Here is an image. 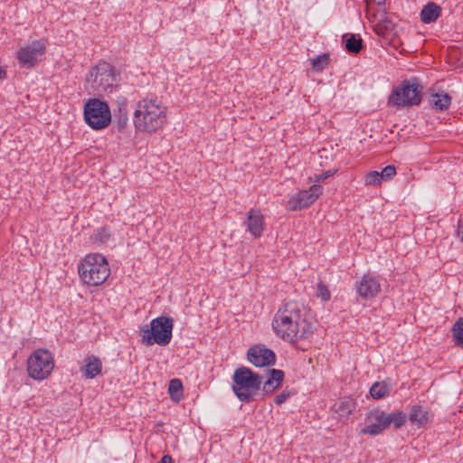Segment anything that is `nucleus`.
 <instances>
[{"instance_id": "nucleus-14", "label": "nucleus", "mask_w": 463, "mask_h": 463, "mask_svg": "<svg viewBox=\"0 0 463 463\" xmlns=\"http://www.w3.org/2000/svg\"><path fill=\"white\" fill-rule=\"evenodd\" d=\"M247 357L256 367L270 366L276 363L275 353L263 345L251 346L247 352Z\"/></svg>"}, {"instance_id": "nucleus-37", "label": "nucleus", "mask_w": 463, "mask_h": 463, "mask_svg": "<svg viewBox=\"0 0 463 463\" xmlns=\"http://www.w3.org/2000/svg\"><path fill=\"white\" fill-rule=\"evenodd\" d=\"M378 5H383L385 4V0H373Z\"/></svg>"}, {"instance_id": "nucleus-15", "label": "nucleus", "mask_w": 463, "mask_h": 463, "mask_svg": "<svg viewBox=\"0 0 463 463\" xmlns=\"http://www.w3.org/2000/svg\"><path fill=\"white\" fill-rule=\"evenodd\" d=\"M354 288L363 299H369L377 296L381 291V283L378 278L365 274L355 282Z\"/></svg>"}, {"instance_id": "nucleus-3", "label": "nucleus", "mask_w": 463, "mask_h": 463, "mask_svg": "<svg viewBox=\"0 0 463 463\" xmlns=\"http://www.w3.org/2000/svg\"><path fill=\"white\" fill-rule=\"evenodd\" d=\"M87 82L98 93H105L119 107L125 106L127 99L118 93V75L114 68L106 61H99L90 71Z\"/></svg>"}, {"instance_id": "nucleus-10", "label": "nucleus", "mask_w": 463, "mask_h": 463, "mask_svg": "<svg viewBox=\"0 0 463 463\" xmlns=\"http://www.w3.org/2000/svg\"><path fill=\"white\" fill-rule=\"evenodd\" d=\"M54 368L52 354L44 349L35 350L27 360V372L34 380H43Z\"/></svg>"}, {"instance_id": "nucleus-19", "label": "nucleus", "mask_w": 463, "mask_h": 463, "mask_svg": "<svg viewBox=\"0 0 463 463\" xmlns=\"http://www.w3.org/2000/svg\"><path fill=\"white\" fill-rule=\"evenodd\" d=\"M86 364L82 369L83 374L88 379H92L101 373V361L95 356H90L85 360Z\"/></svg>"}, {"instance_id": "nucleus-18", "label": "nucleus", "mask_w": 463, "mask_h": 463, "mask_svg": "<svg viewBox=\"0 0 463 463\" xmlns=\"http://www.w3.org/2000/svg\"><path fill=\"white\" fill-rule=\"evenodd\" d=\"M441 14V7L434 2H429L420 12V20L424 24L435 22Z\"/></svg>"}, {"instance_id": "nucleus-34", "label": "nucleus", "mask_w": 463, "mask_h": 463, "mask_svg": "<svg viewBox=\"0 0 463 463\" xmlns=\"http://www.w3.org/2000/svg\"><path fill=\"white\" fill-rule=\"evenodd\" d=\"M158 463H172V458L169 455H164Z\"/></svg>"}, {"instance_id": "nucleus-21", "label": "nucleus", "mask_w": 463, "mask_h": 463, "mask_svg": "<svg viewBox=\"0 0 463 463\" xmlns=\"http://www.w3.org/2000/svg\"><path fill=\"white\" fill-rule=\"evenodd\" d=\"M391 390V385L385 382H376L370 388V394L373 399L379 400L388 396Z\"/></svg>"}, {"instance_id": "nucleus-31", "label": "nucleus", "mask_w": 463, "mask_h": 463, "mask_svg": "<svg viewBox=\"0 0 463 463\" xmlns=\"http://www.w3.org/2000/svg\"><path fill=\"white\" fill-rule=\"evenodd\" d=\"M289 397V393L288 392H280L279 394L276 395V397L274 398V402L277 404V405H280L282 403H284L288 398Z\"/></svg>"}, {"instance_id": "nucleus-6", "label": "nucleus", "mask_w": 463, "mask_h": 463, "mask_svg": "<svg viewBox=\"0 0 463 463\" xmlns=\"http://www.w3.org/2000/svg\"><path fill=\"white\" fill-rule=\"evenodd\" d=\"M174 319L170 317L160 316L151 320L139 330L141 343L150 346L156 344L161 346L167 345L172 339Z\"/></svg>"}, {"instance_id": "nucleus-25", "label": "nucleus", "mask_w": 463, "mask_h": 463, "mask_svg": "<svg viewBox=\"0 0 463 463\" xmlns=\"http://www.w3.org/2000/svg\"><path fill=\"white\" fill-rule=\"evenodd\" d=\"M329 63V55L321 54L311 61L312 70L322 71Z\"/></svg>"}, {"instance_id": "nucleus-26", "label": "nucleus", "mask_w": 463, "mask_h": 463, "mask_svg": "<svg viewBox=\"0 0 463 463\" xmlns=\"http://www.w3.org/2000/svg\"><path fill=\"white\" fill-rule=\"evenodd\" d=\"M316 296L320 298L323 301H328L331 298L330 291L327 286L323 282L319 281L317 285Z\"/></svg>"}, {"instance_id": "nucleus-36", "label": "nucleus", "mask_w": 463, "mask_h": 463, "mask_svg": "<svg viewBox=\"0 0 463 463\" xmlns=\"http://www.w3.org/2000/svg\"><path fill=\"white\" fill-rule=\"evenodd\" d=\"M6 77V71L4 68L0 66V80H3Z\"/></svg>"}, {"instance_id": "nucleus-30", "label": "nucleus", "mask_w": 463, "mask_h": 463, "mask_svg": "<svg viewBox=\"0 0 463 463\" xmlns=\"http://www.w3.org/2000/svg\"><path fill=\"white\" fill-rule=\"evenodd\" d=\"M335 170H328L320 175H315L314 181H316V182L324 181L326 178L333 176L335 175Z\"/></svg>"}, {"instance_id": "nucleus-29", "label": "nucleus", "mask_w": 463, "mask_h": 463, "mask_svg": "<svg viewBox=\"0 0 463 463\" xmlns=\"http://www.w3.org/2000/svg\"><path fill=\"white\" fill-rule=\"evenodd\" d=\"M379 173L381 175L383 181H387L392 179L395 175L396 169L393 165H387Z\"/></svg>"}, {"instance_id": "nucleus-20", "label": "nucleus", "mask_w": 463, "mask_h": 463, "mask_svg": "<svg viewBox=\"0 0 463 463\" xmlns=\"http://www.w3.org/2000/svg\"><path fill=\"white\" fill-rule=\"evenodd\" d=\"M430 102L434 109L442 111L449 107L451 98L449 94L444 92L435 93L430 96Z\"/></svg>"}, {"instance_id": "nucleus-16", "label": "nucleus", "mask_w": 463, "mask_h": 463, "mask_svg": "<svg viewBox=\"0 0 463 463\" xmlns=\"http://www.w3.org/2000/svg\"><path fill=\"white\" fill-rule=\"evenodd\" d=\"M407 420L412 425L420 428L427 425L432 420V414L423 406L415 404L411 407Z\"/></svg>"}, {"instance_id": "nucleus-9", "label": "nucleus", "mask_w": 463, "mask_h": 463, "mask_svg": "<svg viewBox=\"0 0 463 463\" xmlns=\"http://www.w3.org/2000/svg\"><path fill=\"white\" fill-rule=\"evenodd\" d=\"M421 86L417 79L403 81L400 87L393 89L389 103L397 108L419 105L421 100Z\"/></svg>"}, {"instance_id": "nucleus-13", "label": "nucleus", "mask_w": 463, "mask_h": 463, "mask_svg": "<svg viewBox=\"0 0 463 463\" xmlns=\"http://www.w3.org/2000/svg\"><path fill=\"white\" fill-rule=\"evenodd\" d=\"M243 225L253 238H260L266 228L265 217L260 209L250 208L245 214Z\"/></svg>"}, {"instance_id": "nucleus-4", "label": "nucleus", "mask_w": 463, "mask_h": 463, "mask_svg": "<svg viewBox=\"0 0 463 463\" xmlns=\"http://www.w3.org/2000/svg\"><path fill=\"white\" fill-rule=\"evenodd\" d=\"M81 282L90 287L102 285L110 275L107 259L99 253L87 254L78 264Z\"/></svg>"}, {"instance_id": "nucleus-22", "label": "nucleus", "mask_w": 463, "mask_h": 463, "mask_svg": "<svg viewBox=\"0 0 463 463\" xmlns=\"http://www.w3.org/2000/svg\"><path fill=\"white\" fill-rule=\"evenodd\" d=\"M451 334L455 345L463 348V318H458L454 323Z\"/></svg>"}, {"instance_id": "nucleus-8", "label": "nucleus", "mask_w": 463, "mask_h": 463, "mask_svg": "<svg viewBox=\"0 0 463 463\" xmlns=\"http://www.w3.org/2000/svg\"><path fill=\"white\" fill-rule=\"evenodd\" d=\"M84 119L92 129L107 128L111 121V113L106 101L90 99L84 105Z\"/></svg>"}, {"instance_id": "nucleus-17", "label": "nucleus", "mask_w": 463, "mask_h": 463, "mask_svg": "<svg viewBox=\"0 0 463 463\" xmlns=\"http://www.w3.org/2000/svg\"><path fill=\"white\" fill-rule=\"evenodd\" d=\"M269 373L268 379L265 382L262 381L261 384L262 391L267 394H270L277 390L284 379V372L282 370L271 369Z\"/></svg>"}, {"instance_id": "nucleus-24", "label": "nucleus", "mask_w": 463, "mask_h": 463, "mask_svg": "<svg viewBox=\"0 0 463 463\" xmlns=\"http://www.w3.org/2000/svg\"><path fill=\"white\" fill-rule=\"evenodd\" d=\"M363 48V41L360 37L351 34L345 42V49L351 53H358Z\"/></svg>"}, {"instance_id": "nucleus-12", "label": "nucleus", "mask_w": 463, "mask_h": 463, "mask_svg": "<svg viewBox=\"0 0 463 463\" xmlns=\"http://www.w3.org/2000/svg\"><path fill=\"white\" fill-rule=\"evenodd\" d=\"M323 187L313 184L308 190H302L292 195L288 201V206L292 211H298L311 205L322 194Z\"/></svg>"}, {"instance_id": "nucleus-7", "label": "nucleus", "mask_w": 463, "mask_h": 463, "mask_svg": "<svg viewBox=\"0 0 463 463\" xmlns=\"http://www.w3.org/2000/svg\"><path fill=\"white\" fill-rule=\"evenodd\" d=\"M367 425L361 430L363 434L378 435L392 424L395 430L401 429L407 422V414L402 411L387 413L380 409L372 410L366 417Z\"/></svg>"}, {"instance_id": "nucleus-11", "label": "nucleus", "mask_w": 463, "mask_h": 463, "mask_svg": "<svg viewBox=\"0 0 463 463\" xmlns=\"http://www.w3.org/2000/svg\"><path fill=\"white\" fill-rule=\"evenodd\" d=\"M45 51V45L41 41H33L19 49L17 59L21 66L31 68L41 61Z\"/></svg>"}, {"instance_id": "nucleus-2", "label": "nucleus", "mask_w": 463, "mask_h": 463, "mask_svg": "<svg viewBox=\"0 0 463 463\" xmlns=\"http://www.w3.org/2000/svg\"><path fill=\"white\" fill-rule=\"evenodd\" d=\"M133 122L137 131L156 132L166 122V109L156 99H143L137 104Z\"/></svg>"}, {"instance_id": "nucleus-5", "label": "nucleus", "mask_w": 463, "mask_h": 463, "mask_svg": "<svg viewBox=\"0 0 463 463\" xmlns=\"http://www.w3.org/2000/svg\"><path fill=\"white\" fill-rule=\"evenodd\" d=\"M232 381V391L241 402L249 403L256 400L262 384L260 374L246 366H241L234 371Z\"/></svg>"}, {"instance_id": "nucleus-23", "label": "nucleus", "mask_w": 463, "mask_h": 463, "mask_svg": "<svg viewBox=\"0 0 463 463\" xmlns=\"http://www.w3.org/2000/svg\"><path fill=\"white\" fill-rule=\"evenodd\" d=\"M168 392L172 400L177 402L180 401L183 396V384L181 380L176 378L172 379L169 382Z\"/></svg>"}, {"instance_id": "nucleus-35", "label": "nucleus", "mask_w": 463, "mask_h": 463, "mask_svg": "<svg viewBox=\"0 0 463 463\" xmlns=\"http://www.w3.org/2000/svg\"><path fill=\"white\" fill-rule=\"evenodd\" d=\"M100 233H104V234H102V238L100 239V241H101L102 242L107 241V240H108V238H109V235L107 233L106 230H105V229H102V230L100 231Z\"/></svg>"}, {"instance_id": "nucleus-27", "label": "nucleus", "mask_w": 463, "mask_h": 463, "mask_svg": "<svg viewBox=\"0 0 463 463\" xmlns=\"http://www.w3.org/2000/svg\"><path fill=\"white\" fill-rule=\"evenodd\" d=\"M383 182L381 175L378 171H372L365 176L366 185H380Z\"/></svg>"}, {"instance_id": "nucleus-33", "label": "nucleus", "mask_w": 463, "mask_h": 463, "mask_svg": "<svg viewBox=\"0 0 463 463\" xmlns=\"http://www.w3.org/2000/svg\"><path fill=\"white\" fill-rule=\"evenodd\" d=\"M457 237L463 242V220L461 219L458 222Z\"/></svg>"}, {"instance_id": "nucleus-28", "label": "nucleus", "mask_w": 463, "mask_h": 463, "mask_svg": "<svg viewBox=\"0 0 463 463\" xmlns=\"http://www.w3.org/2000/svg\"><path fill=\"white\" fill-rule=\"evenodd\" d=\"M354 409V405L351 401H343L338 404L337 411L341 416L349 415Z\"/></svg>"}, {"instance_id": "nucleus-1", "label": "nucleus", "mask_w": 463, "mask_h": 463, "mask_svg": "<svg viewBox=\"0 0 463 463\" xmlns=\"http://www.w3.org/2000/svg\"><path fill=\"white\" fill-rule=\"evenodd\" d=\"M272 328L284 341L295 344L312 336L314 326L306 318L303 307L289 301L279 308L272 320Z\"/></svg>"}, {"instance_id": "nucleus-32", "label": "nucleus", "mask_w": 463, "mask_h": 463, "mask_svg": "<svg viewBox=\"0 0 463 463\" xmlns=\"http://www.w3.org/2000/svg\"><path fill=\"white\" fill-rule=\"evenodd\" d=\"M128 120V116L126 113H124L121 116V118L118 121V128L119 130L125 128V127L127 126Z\"/></svg>"}]
</instances>
